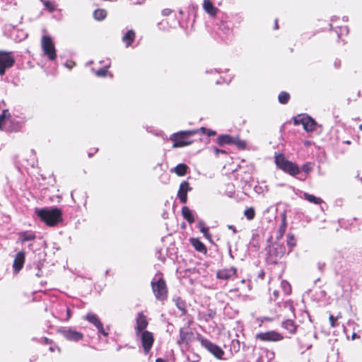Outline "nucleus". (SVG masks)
Returning <instances> with one entry per match:
<instances>
[{"label": "nucleus", "mask_w": 362, "mask_h": 362, "mask_svg": "<svg viewBox=\"0 0 362 362\" xmlns=\"http://www.w3.org/2000/svg\"><path fill=\"white\" fill-rule=\"evenodd\" d=\"M213 72L220 73L221 71L218 69H210L206 71V74H212Z\"/></svg>", "instance_id": "5fc2aeb1"}, {"label": "nucleus", "mask_w": 362, "mask_h": 362, "mask_svg": "<svg viewBox=\"0 0 362 362\" xmlns=\"http://www.w3.org/2000/svg\"><path fill=\"white\" fill-rule=\"evenodd\" d=\"M41 47L43 53L49 60L54 61L57 58V51L52 37L49 35H43L41 40Z\"/></svg>", "instance_id": "39448f33"}, {"label": "nucleus", "mask_w": 362, "mask_h": 362, "mask_svg": "<svg viewBox=\"0 0 362 362\" xmlns=\"http://www.w3.org/2000/svg\"><path fill=\"white\" fill-rule=\"evenodd\" d=\"M182 214L184 218L189 223L194 222V217L192 211L187 207L183 206L182 209Z\"/></svg>", "instance_id": "b1692460"}, {"label": "nucleus", "mask_w": 362, "mask_h": 362, "mask_svg": "<svg viewBox=\"0 0 362 362\" xmlns=\"http://www.w3.org/2000/svg\"><path fill=\"white\" fill-rule=\"evenodd\" d=\"M192 190L187 181H183L180 185L177 192V197L182 204H186L187 201V192Z\"/></svg>", "instance_id": "ddd939ff"}, {"label": "nucleus", "mask_w": 362, "mask_h": 362, "mask_svg": "<svg viewBox=\"0 0 362 362\" xmlns=\"http://www.w3.org/2000/svg\"><path fill=\"white\" fill-rule=\"evenodd\" d=\"M66 310L65 304H58L55 307V310L53 313V315L61 320V316H64Z\"/></svg>", "instance_id": "bb28decb"}, {"label": "nucleus", "mask_w": 362, "mask_h": 362, "mask_svg": "<svg viewBox=\"0 0 362 362\" xmlns=\"http://www.w3.org/2000/svg\"><path fill=\"white\" fill-rule=\"evenodd\" d=\"M153 293L155 298L160 301H163L168 297V288L165 281L163 277L156 279L155 276L151 282Z\"/></svg>", "instance_id": "20e7f679"}, {"label": "nucleus", "mask_w": 362, "mask_h": 362, "mask_svg": "<svg viewBox=\"0 0 362 362\" xmlns=\"http://www.w3.org/2000/svg\"><path fill=\"white\" fill-rule=\"evenodd\" d=\"M42 340H43L44 343L46 344H49L51 343V340L47 338V337H44L42 339Z\"/></svg>", "instance_id": "4d7b16f0"}, {"label": "nucleus", "mask_w": 362, "mask_h": 362, "mask_svg": "<svg viewBox=\"0 0 362 362\" xmlns=\"http://www.w3.org/2000/svg\"><path fill=\"white\" fill-rule=\"evenodd\" d=\"M190 243L194 249L201 253L206 254L207 252L205 245L197 238H190Z\"/></svg>", "instance_id": "6ab92c4d"}, {"label": "nucleus", "mask_w": 362, "mask_h": 362, "mask_svg": "<svg viewBox=\"0 0 362 362\" xmlns=\"http://www.w3.org/2000/svg\"><path fill=\"white\" fill-rule=\"evenodd\" d=\"M264 320H267V321H270L271 319L269 317H264Z\"/></svg>", "instance_id": "338daca9"}, {"label": "nucleus", "mask_w": 362, "mask_h": 362, "mask_svg": "<svg viewBox=\"0 0 362 362\" xmlns=\"http://www.w3.org/2000/svg\"><path fill=\"white\" fill-rule=\"evenodd\" d=\"M201 344L205 347L209 352H211L215 357L218 359L222 358L224 351L221 347L206 339L202 338L200 339Z\"/></svg>", "instance_id": "0eeeda50"}, {"label": "nucleus", "mask_w": 362, "mask_h": 362, "mask_svg": "<svg viewBox=\"0 0 362 362\" xmlns=\"http://www.w3.org/2000/svg\"><path fill=\"white\" fill-rule=\"evenodd\" d=\"M156 362H168V361L161 358H158L156 360Z\"/></svg>", "instance_id": "13d9d810"}, {"label": "nucleus", "mask_w": 362, "mask_h": 362, "mask_svg": "<svg viewBox=\"0 0 362 362\" xmlns=\"http://www.w3.org/2000/svg\"><path fill=\"white\" fill-rule=\"evenodd\" d=\"M11 114L8 110H4L2 113L0 115V128L5 124L8 120L10 119Z\"/></svg>", "instance_id": "72a5a7b5"}, {"label": "nucleus", "mask_w": 362, "mask_h": 362, "mask_svg": "<svg viewBox=\"0 0 362 362\" xmlns=\"http://www.w3.org/2000/svg\"><path fill=\"white\" fill-rule=\"evenodd\" d=\"M138 337H140L144 353L148 354L154 341L153 334L149 331H144Z\"/></svg>", "instance_id": "6e6552de"}, {"label": "nucleus", "mask_w": 362, "mask_h": 362, "mask_svg": "<svg viewBox=\"0 0 362 362\" xmlns=\"http://www.w3.org/2000/svg\"><path fill=\"white\" fill-rule=\"evenodd\" d=\"M71 313L69 308L66 305L64 316H61V321L66 322L71 317Z\"/></svg>", "instance_id": "37998d69"}, {"label": "nucleus", "mask_w": 362, "mask_h": 362, "mask_svg": "<svg viewBox=\"0 0 362 362\" xmlns=\"http://www.w3.org/2000/svg\"><path fill=\"white\" fill-rule=\"evenodd\" d=\"M171 13H172V10L168 9V8H165V9H163V10L162 11V14H163V16H168V15H170Z\"/></svg>", "instance_id": "8fccbe9b"}, {"label": "nucleus", "mask_w": 362, "mask_h": 362, "mask_svg": "<svg viewBox=\"0 0 362 362\" xmlns=\"http://www.w3.org/2000/svg\"><path fill=\"white\" fill-rule=\"evenodd\" d=\"M15 62L12 52L0 50V76L4 75L6 69L11 68Z\"/></svg>", "instance_id": "423d86ee"}, {"label": "nucleus", "mask_w": 362, "mask_h": 362, "mask_svg": "<svg viewBox=\"0 0 362 362\" xmlns=\"http://www.w3.org/2000/svg\"><path fill=\"white\" fill-rule=\"evenodd\" d=\"M359 129L362 131V124H361L358 127Z\"/></svg>", "instance_id": "774afa93"}, {"label": "nucleus", "mask_w": 362, "mask_h": 362, "mask_svg": "<svg viewBox=\"0 0 362 362\" xmlns=\"http://www.w3.org/2000/svg\"><path fill=\"white\" fill-rule=\"evenodd\" d=\"M228 229H230L231 230H233V233H237L236 228L233 225H228Z\"/></svg>", "instance_id": "6e6d98bb"}, {"label": "nucleus", "mask_w": 362, "mask_h": 362, "mask_svg": "<svg viewBox=\"0 0 362 362\" xmlns=\"http://www.w3.org/2000/svg\"><path fill=\"white\" fill-rule=\"evenodd\" d=\"M25 262V252L23 251L18 252L14 259L13 268L15 273L19 272L23 268Z\"/></svg>", "instance_id": "2eb2a0df"}, {"label": "nucleus", "mask_w": 362, "mask_h": 362, "mask_svg": "<svg viewBox=\"0 0 362 362\" xmlns=\"http://www.w3.org/2000/svg\"><path fill=\"white\" fill-rule=\"evenodd\" d=\"M255 337L262 341H279L284 339L283 335L276 331L260 332Z\"/></svg>", "instance_id": "1a4fd4ad"}, {"label": "nucleus", "mask_w": 362, "mask_h": 362, "mask_svg": "<svg viewBox=\"0 0 362 362\" xmlns=\"http://www.w3.org/2000/svg\"><path fill=\"white\" fill-rule=\"evenodd\" d=\"M110 66V63L105 65L103 68L100 69L98 71H95L94 69H92V71L95 73V74L98 77H105L107 74L108 68Z\"/></svg>", "instance_id": "473e14b6"}, {"label": "nucleus", "mask_w": 362, "mask_h": 362, "mask_svg": "<svg viewBox=\"0 0 362 362\" xmlns=\"http://www.w3.org/2000/svg\"><path fill=\"white\" fill-rule=\"evenodd\" d=\"M342 19H343V21H344V22H346V21H348V17H347V16H344V17L342 18Z\"/></svg>", "instance_id": "69168bd1"}, {"label": "nucleus", "mask_w": 362, "mask_h": 362, "mask_svg": "<svg viewBox=\"0 0 362 362\" xmlns=\"http://www.w3.org/2000/svg\"><path fill=\"white\" fill-rule=\"evenodd\" d=\"M173 300L175 303L176 307L180 310V316L185 315L187 312L185 301L178 296L174 297Z\"/></svg>", "instance_id": "4be33fe9"}, {"label": "nucleus", "mask_w": 362, "mask_h": 362, "mask_svg": "<svg viewBox=\"0 0 362 362\" xmlns=\"http://www.w3.org/2000/svg\"><path fill=\"white\" fill-rule=\"evenodd\" d=\"M192 333L188 331L187 328L182 327L180 329V339L178 343H184L190 340Z\"/></svg>", "instance_id": "5701e85b"}, {"label": "nucleus", "mask_w": 362, "mask_h": 362, "mask_svg": "<svg viewBox=\"0 0 362 362\" xmlns=\"http://www.w3.org/2000/svg\"><path fill=\"white\" fill-rule=\"evenodd\" d=\"M40 1L43 4L46 9L48 10L49 12L52 13L56 10L55 5L48 0H40Z\"/></svg>", "instance_id": "c9c22d12"}, {"label": "nucleus", "mask_w": 362, "mask_h": 362, "mask_svg": "<svg viewBox=\"0 0 362 362\" xmlns=\"http://www.w3.org/2000/svg\"><path fill=\"white\" fill-rule=\"evenodd\" d=\"M316 124V122L312 117H308V118H305V123L303 124V129L306 132H311L315 129Z\"/></svg>", "instance_id": "a878e982"}, {"label": "nucleus", "mask_w": 362, "mask_h": 362, "mask_svg": "<svg viewBox=\"0 0 362 362\" xmlns=\"http://www.w3.org/2000/svg\"><path fill=\"white\" fill-rule=\"evenodd\" d=\"M84 318L90 323L93 324L96 327L98 332L100 334L105 337L108 335V333L103 328V325L97 315L92 313H88Z\"/></svg>", "instance_id": "9b49d317"}, {"label": "nucleus", "mask_w": 362, "mask_h": 362, "mask_svg": "<svg viewBox=\"0 0 362 362\" xmlns=\"http://www.w3.org/2000/svg\"><path fill=\"white\" fill-rule=\"evenodd\" d=\"M324 266H325V264H320V263L318 264V267H319L320 269H322Z\"/></svg>", "instance_id": "e2e57ef3"}, {"label": "nucleus", "mask_w": 362, "mask_h": 362, "mask_svg": "<svg viewBox=\"0 0 362 362\" xmlns=\"http://www.w3.org/2000/svg\"><path fill=\"white\" fill-rule=\"evenodd\" d=\"M239 149H245L246 147V143L245 141L240 139L238 137H233V144Z\"/></svg>", "instance_id": "e433bc0d"}, {"label": "nucleus", "mask_w": 362, "mask_h": 362, "mask_svg": "<svg viewBox=\"0 0 362 362\" xmlns=\"http://www.w3.org/2000/svg\"><path fill=\"white\" fill-rule=\"evenodd\" d=\"M188 166L185 163H180L174 168V172L178 176H184L187 172Z\"/></svg>", "instance_id": "c85d7f7f"}, {"label": "nucleus", "mask_w": 362, "mask_h": 362, "mask_svg": "<svg viewBox=\"0 0 362 362\" xmlns=\"http://www.w3.org/2000/svg\"><path fill=\"white\" fill-rule=\"evenodd\" d=\"M303 197L305 200L315 204H320L323 202L321 198L310 194L308 192H304Z\"/></svg>", "instance_id": "cd10ccee"}, {"label": "nucleus", "mask_w": 362, "mask_h": 362, "mask_svg": "<svg viewBox=\"0 0 362 362\" xmlns=\"http://www.w3.org/2000/svg\"><path fill=\"white\" fill-rule=\"evenodd\" d=\"M278 28H279L278 23H277V21H276L275 25H274V29H278Z\"/></svg>", "instance_id": "0e129e2a"}, {"label": "nucleus", "mask_w": 362, "mask_h": 362, "mask_svg": "<svg viewBox=\"0 0 362 362\" xmlns=\"http://www.w3.org/2000/svg\"><path fill=\"white\" fill-rule=\"evenodd\" d=\"M198 228H199L201 233H203L204 237L208 239L210 238L209 228L206 226L205 223L203 221L201 220L198 222Z\"/></svg>", "instance_id": "2f4dec72"}, {"label": "nucleus", "mask_w": 362, "mask_h": 362, "mask_svg": "<svg viewBox=\"0 0 362 362\" xmlns=\"http://www.w3.org/2000/svg\"><path fill=\"white\" fill-rule=\"evenodd\" d=\"M135 33L133 30H127L122 36V40L126 45L127 47L132 45V42L135 40Z\"/></svg>", "instance_id": "f3484780"}, {"label": "nucleus", "mask_w": 362, "mask_h": 362, "mask_svg": "<svg viewBox=\"0 0 362 362\" xmlns=\"http://www.w3.org/2000/svg\"><path fill=\"white\" fill-rule=\"evenodd\" d=\"M93 15L95 20L100 21L106 18L107 11L105 9L98 8L94 11Z\"/></svg>", "instance_id": "c756f323"}, {"label": "nucleus", "mask_w": 362, "mask_h": 362, "mask_svg": "<svg viewBox=\"0 0 362 362\" xmlns=\"http://www.w3.org/2000/svg\"><path fill=\"white\" fill-rule=\"evenodd\" d=\"M340 33H338V37H340V35L345 33L346 35L349 33V28L347 26H343L339 28Z\"/></svg>", "instance_id": "a18cd8bd"}, {"label": "nucleus", "mask_w": 362, "mask_h": 362, "mask_svg": "<svg viewBox=\"0 0 362 362\" xmlns=\"http://www.w3.org/2000/svg\"><path fill=\"white\" fill-rule=\"evenodd\" d=\"M285 227H286V218L284 216V218H283V223H282V224H281V226L280 227V231H282V233H284Z\"/></svg>", "instance_id": "3c124183"}, {"label": "nucleus", "mask_w": 362, "mask_h": 362, "mask_svg": "<svg viewBox=\"0 0 362 362\" xmlns=\"http://www.w3.org/2000/svg\"><path fill=\"white\" fill-rule=\"evenodd\" d=\"M334 66H335V68L338 69L341 66V62L340 60L339 59H336L334 62Z\"/></svg>", "instance_id": "603ef678"}, {"label": "nucleus", "mask_w": 362, "mask_h": 362, "mask_svg": "<svg viewBox=\"0 0 362 362\" xmlns=\"http://www.w3.org/2000/svg\"><path fill=\"white\" fill-rule=\"evenodd\" d=\"M59 332L67 340L72 341H78L83 337V334L81 332H77L76 330L70 327H63L59 329Z\"/></svg>", "instance_id": "9d476101"}, {"label": "nucleus", "mask_w": 362, "mask_h": 362, "mask_svg": "<svg viewBox=\"0 0 362 362\" xmlns=\"http://www.w3.org/2000/svg\"><path fill=\"white\" fill-rule=\"evenodd\" d=\"M244 215L245 216L247 219L249 221L254 219V218L255 216V211L254 208L250 207V208L246 209L244 211Z\"/></svg>", "instance_id": "f704fd0d"}, {"label": "nucleus", "mask_w": 362, "mask_h": 362, "mask_svg": "<svg viewBox=\"0 0 362 362\" xmlns=\"http://www.w3.org/2000/svg\"><path fill=\"white\" fill-rule=\"evenodd\" d=\"M35 212L49 226H54L62 221V211L57 207L36 208Z\"/></svg>", "instance_id": "f257e3e1"}, {"label": "nucleus", "mask_w": 362, "mask_h": 362, "mask_svg": "<svg viewBox=\"0 0 362 362\" xmlns=\"http://www.w3.org/2000/svg\"><path fill=\"white\" fill-rule=\"evenodd\" d=\"M55 348H57V349H59H59L58 347H54V346H51L49 347V350H50V351L54 352V350H55Z\"/></svg>", "instance_id": "052dcab7"}, {"label": "nucleus", "mask_w": 362, "mask_h": 362, "mask_svg": "<svg viewBox=\"0 0 362 362\" xmlns=\"http://www.w3.org/2000/svg\"><path fill=\"white\" fill-rule=\"evenodd\" d=\"M314 164L310 162L305 163L302 165V170L305 173H310L313 169Z\"/></svg>", "instance_id": "a19ab883"}, {"label": "nucleus", "mask_w": 362, "mask_h": 362, "mask_svg": "<svg viewBox=\"0 0 362 362\" xmlns=\"http://www.w3.org/2000/svg\"><path fill=\"white\" fill-rule=\"evenodd\" d=\"M232 32L230 24L226 21H221L218 24V34L221 38L228 36Z\"/></svg>", "instance_id": "dca6fc26"}, {"label": "nucleus", "mask_w": 362, "mask_h": 362, "mask_svg": "<svg viewBox=\"0 0 362 362\" xmlns=\"http://www.w3.org/2000/svg\"><path fill=\"white\" fill-rule=\"evenodd\" d=\"M97 151H98V148L95 149L94 152H89L88 153V156L91 157Z\"/></svg>", "instance_id": "bf43d9fd"}, {"label": "nucleus", "mask_w": 362, "mask_h": 362, "mask_svg": "<svg viewBox=\"0 0 362 362\" xmlns=\"http://www.w3.org/2000/svg\"><path fill=\"white\" fill-rule=\"evenodd\" d=\"M199 132H202L204 134L207 135L208 136H214L216 134V132L212 129H207L206 127H201L198 129Z\"/></svg>", "instance_id": "79ce46f5"}, {"label": "nucleus", "mask_w": 362, "mask_h": 362, "mask_svg": "<svg viewBox=\"0 0 362 362\" xmlns=\"http://www.w3.org/2000/svg\"><path fill=\"white\" fill-rule=\"evenodd\" d=\"M214 151L216 156H218L219 153H223V154L226 153V151L225 150L219 149L216 147L214 148Z\"/></svg>", "instance_id": "de8ad7c7"}, {"label": "nucleus", "mask_w": 362, "mask_h": 362, "mask_svg": "<svg viewBox=\"0 0 362 362\" xmlns=\"http://www.w3.org/2000/svg\"><path fill=\"white\" fill-rule=\"evenodd\" d=\"M148 321L146 317L144 315L143 313H139L136 317V326H135V332L136 336H139L140 333L146 331V328L148 326Z\"/></svg>", "instance_id": "f8f14e48"}, {"label": "nucleus", "mask_w": 362, "mask_h": 362, "mask_svg": "<svg viewBox=\"0 0 362 362\" xmlns=\"http://www.w3.org/2000/svg\"><path fill=\"white\" fill-rule=\"evenodd\" d=\"M273 298H272V300H276V298L279 297V291L275 290L273 291Z\"/></svg>", "instance_id": "864d4df0"}, {"label": "nucleus", "mask_w": 362, "mask_h": 362, "mask_svg": "<svg viewBox=\"0 0 362 362\" xmlns=\"http://www.w3.org/2000/svg\"><path fill=\"white\" fill-rule=\"evenodd\" d=\"M225 81H225V79H223V81L218 80V81H216V84H221V83H223V82H225Z\"/></svg>", "instance_id": "680f3d73"}, {"label": "nucleus", "mask_w": 362, "mask_h": 362, "mask_svg": "<svg viewBox=\"0 0 362 362\" xmlns=\"http://www.w3.org/2000/svg\"><path fill=\"white\" fill-rule=\"evenodd\" d=\"M203 8L207 13L212 16H215L218 11V9L213 5L211 0H204Z\"/></svg>", "instance_id": "aec40b11"}, {"label": "nucleus", "mask_w": 362, "mask_h": 362, "mask_svg": "<svg viewBox=\"0 0 362 362\" xmlns=\"http://www.w3.org/2000/svg\"><path fill=\"white\" fill-rule=\"evenodd\" d=\"M330 325L332 327H334L337 326V317H334L332 315H331L329 317Z\"/></svg>", "instance_id": "49530a36"}, {"label": "nucleus", "mask_w": 362, "mask_h": 362, "mask_svg": "<svg viewBox=\"0 0 362 362\" xmlns=\"http://www.w3.org/2000/svg\"><path fill=\"white\" fill-rule=\"evenodd\" d=\"M284 307L285 309H288L291 313H292L293 317L295 318V313H294V308L292 305V303L290 301H286L284 304Z\"/></svg>", "instance_id": "c03bdc74"}, {"label": "nucleus", "mask_w": 362, "mask_h": 362, "mask_svg": "<svg viewBox=\"0 0 362 362\" xmlns=\"http://www.w3.org/2000/svg\"><path fill=\"white\" fill-rule=\"evenodd\" d=\"M199 133V130H187L180 131L173 134L170 136V139L173 142V148H180L186 146H189L192 144V141L190 140V137L193 135Z\"/></svg>", "instance_id": "f03ea898"}, {"label": "nucleus", "mask_w": 362, "mask_h": 362, "mask_svg": "<svg viewBox=\"0 0 362 362\" xmlns=\"http://www.w3.org/2000/svg\"><path fill=\"white\" fill-rule=\"evenodd\" d=\"M290 100V94L286 91H281L278 95V101L279 103L285 105Z\"/></svg>", "instance_id": "7c9ffc66"}, {"label": "nucleus", "mask_w": 362, "mask_h": 362, "mask_svg": "<svg viewBox=\"0 0 362 362\" xmlns=\"http://www.w3.org/2000/svg\"><path fill=\"white\" fill-rule=\"evenodd\" d=\"M286 242H287V245L290 247L291 249H292L296 245V241L295 237L291 233H288L287 235Z\"/></svg>", "instance_id": "ea45409f"}, {"label": "nucleus", "mask_w": 362, "mask_h": 362, "mask_svg": "<svg viewBox=\"0 0 362 362\" xmlns=\"http://www.w3.org/2000/svg\"><path fill=\"white\" fill-rule=\"evenodd\" d=\"M237 273V269L234 267L220 269L216 272V277L218 279L228 280L235 276Z\"/></svg>", "instance_id": "4468645a"}, {"label": "nucleus", "mask_w": 362, "mask_h": 362, "mask_svg": "<svg viewBox=\"0 0 362 362\" xmlns=\"http://www.w3.org/2000/svg\"><path fill=\"white\" fill-rule=\"evenodd\" d=\"M281 287L284 292L285 293V294H289L291 291V286L287 281H281Z\"/></svg>", "instance_id": "58836bf2"}, {"label": "nucleus", "mask_w": 362, "mask_h": 362, "mask_svg": "<svg viewBox=\"0 0 362 362\" xmlns=\"http://www.w3.org/2000/svg\"><path fill=\"white\" fill-rule=\"evenodd\" d=\"M216 142L220 146H223L226 144L230 145L233 144V136L229 134H221L217 137Z\"/></svg>", "instance_id": "a211bd4d"}, {"label": "nucleus", "mask_w": 362, "mask_h": 362, "mask_svg": "<svg viewBox=\"0 0 362 362\" xmlns=\"http://www.w3.org/2000/svg\"><path fill=\"white\" fill-rule=\"evenodd\" d=\"M36 238L33 232H22L19 233V240L22 243L35 240Z\"/></svg>", "instance_id": "393cba45"}, {"label": "nucleus", "mask_w": 362, "mask_h": 362, "mask_svg": "<svg viewBox=\"0 0 362 362\" xmlns=\"http://www.w3.org/2000/svg\"><path fill=\"white\" fill-rule=\"evenodd\" d=\"M308 115H299L293 118V122L294 124H302L303 126V124L305 123V118H308Z\"/></svg>", "instance_id": "4c0bfd02"}, {"label": "nucleus", "mask_w": 362, "mask_h": 362, "mask_svg": "<svg viewBox=\"0 0 362 362\" xmlns=\"http://www.w3.org/2000/svg\"><path fill=\"white\" fill-rule=\"evenodd\" d=\"M282 327L288 330L291 334H296L298 325H296L292 319L284 320L281 323Z\"/></svg>", "instance_id": "412c9836"}, {"label": "nucleus", "mask_w": 362, "mask_h": 362, "mask_svg": "<svg viewBox=\"0 0 362 362\" xmlns=\"http://www.w3.org/2000/svg\"><path fill=\"white\" fill-rule=\"evenodd\" d=\"M275 163L279 169L291 176H296L300 173L298 165L287 160L283 154L275 156Z\"/></svg>", "instance_id": "7ed1b4c3"}, {"label": "nucleus", "mask_w": 362, "mask_h": 362, "mask_svg": "<svg viewBox=\"0 0 362 362\" xmlns=\"http://www.w3.org/2000/svg\"><path fill=\"white\" fill-rule=\"evenodd\" d=\"M75 66V62H67L65 63V66L69 69H72Z\"/></svg>", "instance_id": "09e8293b"}]
</instances>
